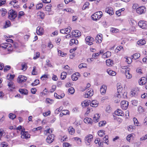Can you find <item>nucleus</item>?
I'll return each mask as SVG.
<instances>
[{
    "label": "nucleus",
    "mask_w": 147,
    "mask_h": 147,
    "mask_svg": "<svg viewBox=\"0 0 147 147\" xmlns=\"http://www.w3.org/2000/svg\"><path fill=\"white\" fill-rule=\"evenodd\" d=\"M39 80H36L34 81V82L31 84V85L33 86H35L39 84Z\"/></svg>",
    "instance_id": "55"
},
{
    "label": "nucleus",
    "mask_w": 147,
    "mask_h": 147,
    "mask_svg": "<svg viewBox=\"0 0 147 147\" xmlns=\"http://www.w3.org/2000/svg\"><path fill=\"white\" fill-rule=\"evenodd\" d=\"M102 13L101 11L96 12L93 14L91 17L92 19L94 21H96L99 19L102 16Z\"/></svg>",
    "instance_id": "1"
},
{
    "label": "nucleus",
    "mask_w": 147,
    "mask_h": 147,
    "mask_svg": "<svg viewBox=\"0 0 147 147\" xmlns=\"http://www.w3.org/2000/svg\"><path fill=\"white\" fill-rule=\"evenodd\" d=\"M110 31L112 33H116L118 32L119 30L116 28H111Z\"/></svg>",
    "instance_id": "49"
},
{
    "label": "nucleus",
    "mask_w": 147,
    "mask_h": 147,
    "mask_svg": "<svg viewBox=\"0 0 147 147\" xmlns=\"http://www.w3.org/2000/svg\"><path fill=\"white\" fill-rule=\"evenodd\" d=\"M89 102L86 100H84L81 103V105L82 107H86L89 105Z\"/></svg>",
    "instance_id": "45"
},
{
    "label": "nucleus",
    "mask_w": 147,
    "mask_h": 147,
    "mask_svg": "<svg viewBox=\"0 0 147 147\" xmlns=\"http://www.w3.org/2000/svg\"><path fill=\"white\" fill-rule=\"evenodd\" d=\"M8 86L9 88H13L15 87L13 83L11 80H9L8 81Z\"/></svg>",
    "instance_id": "27"
},
{
    "label": "nucleus",
    "mask_w": 147,
    "mask_h": 147,
    "mask_svg": "<svg viewBox=\"0 0 147 147\" xmlns=\"http://www.w3.org/2000/svg\"><path fill=\"white\" fill-rule=\"evenodd\" d=\"M107 65L110 66H112L113 64V62L112 60L110 59H107L106 61Z\"/></svg>",
    "instance_id": "31"
},
{
    "label": "nucleus",
    "mask_w": 147,
    "mask_h": 147,
    "mask_svg": "<svg viewBox=\"0 0 147 147\" xmlns=\"http://www.w3.org/2000/svg\"><path fill=\"white\" fill-rule=\"evenodd\" d=\"M98 101L96 100H93L92 101L90 104V106L93 107H96L98 106Z\"/></svg>",
    "instance_id": "21"
},
{
    "label": "nucleus",
    "mask_w": 147,
    "mask_h": 147,
    "mask_svg": "<svg viewBox=\"0 0 147 147\" xmlns=\"http://www.w3.org/2000/svg\"><path fill=\"white\" fill-rule=\"evenodd\" d=\"M37 17L39 18H40L41 19H43L45 17L44 13L41 11H38L36 14Z\"/></svg>",
    "instance_id": "19"
},
{
    "label": "nucleus",
    "mask_w": 147,
    "mask_h": 147,
    "mask_svg": "<svg viewBox=\"0 0 147 147\" xmlns=\"http://www.w3.org/2000/svg\"><path fill=\"white\" fill-rule=\"evenodd\" d=\"M81 35L80 31L77 30H75L72 31L71 35L73 37H79Z\"/></svg>",
    "instance_id": "13"
},
{
    "label": "nucleus",
    "mask_w": 147,
    "mask_h": 147,
    "mask_svg": "<svg viewBox=\"0 0 147 147\" xmlns=\"http://www.w3.org/2000/svg\"><path fill=\"white\" fill-rule=\"evenodd\" d=\"M68 92L71 94H73L74 93L75 90L73 87L70 88L68 90Z\"/></svg>",
    "instance_id": "46"
},
{
    "label": "nucleus",
    "mask_w": 147,
    "mask_h": 147,
    "mask_svg": "<svg viewBox=\"0 0 147 147\" xmlns=\"http://www.w3.org/2000/svg\"><path fill=\"white\" fill-rule=\"evenodd\" d=\"M52 129H47L45 131V134L46 135H47L48 134H51L52 132L53 131Z\"/></svg>",
    "instance_id": "57"
},
{
    "label": "nucleus",
    "mask_w": 147,
    "mask_h": 147,
    "mask_svg": "<svg viewBox=\"0 0 147 147\" xmlns=\"http://www.w3.org/2000/svg\"><path fill=\"white\" fill-rule=\"evenodd\" d=\"M145 9L144 6H141L137 9L136 12L138 13L142 14L144 12Z\"/></svg>",
    "instance_id": "14"
},
{
    "label": "nucleus",
    "mask_w": 147,
    "mask_h": 147,
    "mask_svg": "<svg viewBox=\"0 0 147 147\" xmlns=\"http://www.w3.org/2000/svg\"><path fill=\"white\" fill-rule=\"evenodd\" d=\"M36 68V67L35 66H34L33 67V70L32 72V74L33 75H36L37 74V72Z\"/></svg>",
    "instance_id": "53"
},
{
    "label": "nucleus",
    "mask_w": 147,
    "mask_h": 147,
    "mask_svg": "<svg viewBox=\"0 0 147 147\" xmlns=\"http://www.w3.org/2000/svg\"><path fill=\"white\" fill-rule=\"evenodd\" d=\"M19 91L22 94L26 95L28 93V91L26 89H20L19 90Z\"/></svg>",
    "instance_id": "32"
},
{
    "label": "nucleus",
    "mask_w": 147,
    "mask_h": 147,
    "mask_svg": "<svg viewBox=\"0 0 147 147\" xmlns=\"http://www.w3.org/2000/svg\"><path fill=\"white\" fill-rule=\"evenodd\" d=\"M62 109V107H61L57 109L55 111V113L57 114H58L61 110Z\"/></svg>",
    "instance_id": "62"
},
{
    "label": "nucleus",
    "mask_w": 147,
    "mask_h": 147,
    "mask_svg": "<svg viewBox=\"0 0 147 147\" xmlns=\"http://www.w3.org/2000/svg\"><path fill=\"white\" fill-rule=\"evenodd\" d=\"M146 78L145 77H142L140 80L139 83L140 85H143L145 84L146 82Z\"/></svg>",
    "instance_id": "23"
},
{
    "label": "nucleus",
    "mask_w": 147,
    "mask_h": 147,
    "mask_svg": "<svg viewBox=\"0 0 147 147\" xmlns=\"http://www.w3.org/2000/svg\"><path fill=\"white\" fill-rule=\"evenodd\" d=\"M54 135L53 134L48 136L46 139L47 142L49 144L51 143L54 140Z\"/></svg>",
    "instance_id": "10"
},
{
    "label": "nucleus",
    "mask_w": 147,
    "mask_h": 147,
    "mask_svg": "<svg viewBox=\"0 0 147 147\" xmlns=\"http://www.w3.org/2000/svg\"><path fill=\"white\" fill-rule=\"evenodd\" d=\"M27 78L26 76H19L18 77L17 81L18 83H22L26 81Z\"/></svg>",
    "instance_id": "9"
},
{
    "label": "nucleus",
    "mask_w": 147,
    "mask_h": 147,
    "mask_svg": "<svg viewBox=\"0 0 147 147\" xmlns=\"http://www.w3.org/2000/svg\"><path fill=\"white\" fill-rule=\"evenodd\" d=\"M106 123V121H100L98 123V125L100 127L104 126Z\"/></svg>",
    "instance_id": "50"
},
{
    "label": "nucleus",
    "mask_w": 147,
    "mask_h": 147,
    "mask_svg": "<svg viewBox=\"0 0 147 147\" xmlns=\"http://www.w3.org/2000/svg\"><path fill=\"white\" fill-rule=\"evenodd\" d=\"M111 52L109 51H108L106 53H104L103 55V56L104 58H107L111 56Z\"/></svg>",
    "instance_id": "30"
},
{
    "label": "nucleus",
    "mask_w": 147,
    "mask_h": 147,
    "mask_svg": "<svg viewBox=\"0 0 147 147\" xmlns=\"http://www.w3.org/2000/svg\"><path fill=\"white\" fill-rule=\"evenodd\" d=\"M133 134H129V135H128L126 137V139H127V140L128 141L130 142V140L131 138H133Z\"/></svg>",
    "instance_id": "47"
},
{
    "label": "nucleus",
    "mask_w": 147,
    "mask_h": 147,
    "mask_svg": "<svg viewBox=\"0 0 147 147\" xmlns=\"http://www.w3.org/2000/svg\"><path fill=\"white\" fill-rule=\"evenodd\" d=\"M115 114L119 116H122L124 115V113L120 109H117L115 112Z\"/></svg>",
    "instance_id": "17"
},
{
    "label": "nucleus",
    "mask_w": 147,
    "mask_h": 147,
    "mask_svg": "<svg viewBox=\"0 0 147 147\" xmlns=\"http://www.w3.org/2000/svg\"><path fill=\"white\" fill-rule=\"evenodd\" d=\"M21 134V137L23 139H27L30 138V135L28 133V131H25V129H22Z\"/></svg>",
    "instance_id": "4"
},
{
    "label": "nucleus",
    "mask_w": 147,
    "mask_h": 147,
    "mask_svg": "<svg viewBox=\"0 0 147 147\" xmlns=\"http://www.w3.org/2000/svg\"><path fill=\"white\" fill-rule=\"evenodd\" d=\"M75 141L78 144H80L81 143V139L78 137H76L74 138Z\"/></svg>",
    "instance_id": "37"
},
{
    "label": "nucleus",
    "mask_w": 147,
    "mask_h": 147,
    "mask_svg": "<svg viewBox=\"0 0 147 147\" xmlns=\"http://www.w3.org/2000/svg\"><path fill=\"white\" fill-rule=\"evenodd\" d=\"M63 146L64 147H69V146H71V145L69 143L64 142L63 144Z\"/></svg>",
    "instance_id": "64"
},
{
    "label": "nucleus",
    "mask_w": 147,
    "mask_h": 147,
    "mask_svg": "<svg viewBox=\"0 0 147 147\" xmlns=\"http://www.w3.org/2000/svg\"><path fill=\"white\" fill-rule=\"evenodd\" d=\"M123 90V88L121 86V87L120 86H119V87L118 88H117V93H121V94H124V92L123 93L122 92V90Z\"/></svg>",
    "instance_id": "58"
},
{
    "label": "nucleus",
    "mask_w": 147,
    "mask_h": 147,
    "mask_svg": "<svg viewBox=\"0 0 147 147\" xmlns=\"http://www.w3.org/2000/svg\"><path fill=\"white\" fill-rule=\"evenodd\" d=\"M89 4V3L88 2H86L82 7V9L84 10L86 9V8L88 7Z\"/></svg>",
    "instance_id": "43"
},
{
    "label": "nucleus",
    "mask_w": 147,
    "mask_h": 147,
    "mask_svg": "<svg viewBox=\"0 0 147 147\" xmlns=\"http://www.w3.org/2000/svg\"><path fill=\"white\" fill-rule=\"evenodd\" d=\"M93 90L92 89H88L84 95L85 98H88L92 96L93 94Z\"/></svg>",
    "instance_id": "8"
},
{
    "label": "nucleus",
    "mask_w": 147,
    "mask_h": 147,
    "mask_svg": "<svg viewBox=\"0 0 147 147\" xmlns=\"http://www.w3.org/2000/svg\"><path fill=\"white\" fill-rule=\"evenodd\" d=\"M84 121L86 123L91 124L92 120L90 118L86 117L84 119Z\"/></svg>",
    "instance_id": "25"
},
{
    "label": "nucleus",
    "mask_w": 147,
    "mask_h": 147,
    "mask_svg": "<svg viewBox=\"0 0 147 147\" xmlns=\"http://www.w3.org/2000/svg\"><path fill=\"white\" fill-rule=\"evenodd\" d=\"M61 113L63 115H65L69 114V111L67 110H63L61 111Z\"/></svg>",
    "instance_id": "51"
},
{
    "label": "nucleus",
    "mask_w": 147,
    "mask_h": 147,
    "mask_svg": "<svg viewBox=\"0 0 147 147\" xmlns=\"http://www.w3.org/2000/svg\"><path fill=\"white\" fill-rule=\"evenodd\" d=\"M71 28L70 27H69L68 28H66L65 29V32L66 34H67L69 33L71 30Z\"/></svg>",
    "instance_id": "61"
},
{
    "label": "nucleus",
    "mask_w": 147,
    "mask_h": 147,
    "mask_svg": "<svg viewBox=\"0 0 147 147\" xmlns=\"http://www.w3.org/2000/svg\"><path fill=\"white\" fill-rule=\"evenodd\" d=\"M78 41L77 40L75 39H71L69 42V45H72L73 44H75L76 45H77L78 44Z\"/></svg>",
    "instance_id": "28"
},
{
    "label": "nucleus",
    "mask_w": 147,
    "mask_h": 147,
    "mask_svg": "<svg viewBox=\"0 0 147 147\" xmlns=\"http://www.w3.org/2000/svg\"><path fill=\"white\" fill-rule=\"evenodd\" d=\"M128 105L129 102L126 100H123L121 102V107L123 109H126L128 106Z\"/></svg>",
    "instance_id": "7"
},
{
    "label": "nucleus",
    "mask_w": 147,
    "mask_h": 147,
    "mask_svg": "<svg viewBox=\"0 0 147 147\" xmlns=\"http://www.w3.org/2000/svg\"><path fill=\"white\" fill-rule=\"evenodd\" d=\"M107 87L106 85H103L100 88V91L101 94L105 93L106 92Z\"/></svg>",
    "instance_id": "22"
},
{
    "label": "nucleus",
    "mask_w": 147,
    "mask_h": 147,
    "mask_svg": "<svg viewBox=\"0 0 147 147\" xmlns=\"http://www.w3.org/2000/svg\"><path fill=\"white\" fill-rule=\"evenodd\" d=\"M127 93L124 92V94H121L117 93L115 95V99H120L121 98H125L126 97Z\"/></svg>",
    "instance_id": "6"
},
{
    "label": "nucleus",
    "mask_w": 147,
    "mask_h": 147,
    "mask_svg": "<svg viewBox=\"0 0 147 147\" xmlns=\"http://www.w3.org/2000/svg\"><path fill=\"white\" fill-rule=\"evenodd\" d=\"M100 117V115L98 114H95L93 117V121L95 122H97L98 121V119Z\"/></svg>",
    "instance_id": "24"
},
{
    "label": "nucleus",
    "mask_w": 147,
    "mask_h": 147,
    "mask_svg": "<svg viewBox=\"0 0 147 147\" xmlns=\"http://www.w3.org/2000/svg\"><path fill=\"white\" fill-rule=\"evenodd\" d=\"M80 69H82V68L86 67L87 65L85 63H82L80 64L78 66Z\"/></svg>",
    "instance_id": "44"
},
{
    "label": "nucleus",
    "mask_w": 147,
    "mask_h": 147,
    "mask_svg": "<svg viewBox=\"0 0 147 147\" xmlns=\"http://www.w3.org/2000/svg\"><path fill=\"white\" fill-rule=\"evenodd\" d=\"M52 5L51 4H49L47 5L45 8V10L48 12V14L49 15H52L53 12L51 11Z\"/></svg>",
    "instance_id": "11"
},
{
    "label": "nucleus",
    "mask_w": 147,
    "mask_h": 147,
    "mask_svg": "<svg viewBox=\"0 0 147 147\" xmlns=\"http://www.w3.org/2000/svg\"><path fill=\"white\" fill-rule=\"evenodd\" d=\"M10 22L9 21H6L5 25L4 26V28H6L9 27L10 25Z\"/></svg>",
    "instance_id": "56"
},
{
    "label": "nucleus",
    "mask_w": 147,
    "mask_h": 147,
    "mask_svg": "<svg viewBox=\"0 0 147 147\" xmlns=\"http://www.w3.org/2000/svg\"><path fill=\"white\" fill-rule=\"evenodd\" d=\"M8 18L11 20H13L17 17L16 12L13 10H10L9 13Z\"/></svg>",
    "instance_id": "3"
},
{
    "label": "nucleus",
    "mask_w": 147,
    "mask_h": 147,
    "mask_svg": "<svg viewBox=\"0 0 147 147\" xmlns=\"http://www.w3.org/2000/svg\"><path fill=\"white\" fill-rule=\"evenodd\" d=\"M107 73L110 75L115 76L116 75V73L115 71L111 70L108 69L107 70Z\"/></svg>",
    "instance_id": "29"
},
{
    "label": "nucleus",
    "mask_w": 147,
    "mask_h": 147,
    "mask_svg": "<svg viewBox=\"0 0 147 147\" xmlns=\"http://www.w3.org/2000/svg\"><path fill=\"white\" fill-rule=\"evenodd\" d=\"M137 94L136 89H132L130 92V95L132 96H137Z\"/></svg>",
    "instance_id": "26"
},
{
    "label": "nucleus",
    "mask_w": 147,
    "mask_h": 147,
    "mask_svg": "<svg viewBox=\"0 0 147 147\" xmlns=\"http://www.w3.org/2000/svg\"><path fill=\"white\" fill-rule=\"evenodd\" d=\"M43 5L42 3H40L38 4L36 6V8L37 9H41Z\"/></svg>",
    "instance_id": "60"
},
{
    "label": "nucleus",
    "mask_w": 147,
    "mask_h": 147,
    "mask_svg": "<svg viewBox=\"0 0 147 147\" xmlns=\"http://www.w3.org/2000/svg\"><path fill=\"white\" fill-rule=\"evenodd\" d=\"M71 78L72 79V80L73 81L76 80L78 79V77H77L76 75H75L74 74H73L71 76Z\"/></svg>",
    "instance_id": "59"
},
{
    "label": "nucleus",
    "mask_w": 147,
    "mask_h": 147,
    "mask_svg": "<svg viewBox=\"0 0 147 147\" xmlns=\"http://www.w3.org/2000/svg\"><path fill=\"white\" fill-rule=\"evenodd\" d=\"M133 121L135 125L136 126H138L139 125V123L138 122L137 119L135 117H134L133 119Z\"/></svg>",
    "instance_id": "41"
},
{
    "label": "nucleus",
    "mask_w": 147,
    "mask_h": 147,
    "mask_svg": "<svg viewBox=\"0 0 147 147\" xmlns=\"http://www.w3.org/2000/svg\"><path fill=\"white\" fill-rule=\"evenodd\" d=\"M9 116V118L12 119H13L16 117V115L15 114L12 113H10Z\"/></svg>",
    "instance_id": "54"
},
{
    "label": "nucleus",
    "mask_w": 147,
    "mask_h": 147,
    "mask_svg": "<svg viewBox=\"0 0 147 147\" xmlns=\"http://www.w3.org/2000/svg\"><path fill=\"white\" fill-rule=\"evenodd\" d=\"M0 11L1 13V15L3 16H4L7 12L6 10L5 9H2L0 10Z\"/></svg>",
    "instance_id": "40"
},
{
    "label": "nucleus",
    "mask_w": 147,
    "mask_h": 147,
    "mask_svg": "<svg viewBox=\"0 0 147 147\" xmlns=\"http://www.w3.org/2000/svg\"><path fill=\"white\" fill-rule=\"evenodd\" d=\"M85 40L86 42H88L90 41L93 42L94 41V39L90 36H87Z\"/></svg>",
    "instance_id": "34"
},
{
    "label": "nucleus",
    "mask_w": 147,
    "mask_h": 147,
    "mask_svg": "<svg viewBox=\"0 0 147 147\" xmlns=\"http://www.w3.org/2000/svg\"><path fill=\"white\" fill-rule=\"evenodd\" d=\"M2 46H1V47L7 50L9 52L13 50L11 44L9 43H3Z\"/></svg>",
    "instance_id": "2"
},
{
    "label": "nucleus",
    "mask_w": 147,
    "mask_h": 147,
    "mask_svg": "<svg viewBox=\"0 0 147 147\" xmlns=\"http://www.w3.org/2000/svg\"><path fill=\"white\" fill-rule=\"evenodd\" d=\"M130 69L129 68H127L125 72V74L126 77L128 79H130L132 77V75L130 73Z\"/></svg>",
    "instance_id": "16"
},
{
    "label": "nucleus",
    "mask_w": 147,
    "mask_h": 147,
    "mask_svg": "<svg viewBox=\"0 0 147 147\" xmlns=\"http://www.w3.org/2000/svg\"><path fill=\"white\" fill-rule=\"evenodd\" d=\"M98 136L100 137H102L103 135H105L104 131H103V130H102L99 131L98 132Z\"/></svg>",
    "instance_id": "38"
},
{
    "label": "nucleus",
    "mask_w": 147,
    "mask_h": 147,
    "mask_svg": "<svg viewBox=\"0 0 147 147\" xmlns=\"http://www.w3.org/2000/svg\"><path fill=\"white\" fill-rule=\"evenodd\" d=\"M138 26L142 29H145L147 27V23L144 21H140L138 23Z\"/></svg>",
    "instance_id": "12"
},
{
    "label": "nucleus",
    "mask_w": 147,
    "mask_h": 147,
    "mask_svg": "<svg viewBox=\"0 0 147 147\" xmlns=\"http://www.w3.org/2000/svg\"><path fill=\"white\" fill-rule=\"evenodd\" d=\"M96 40H97V43H101L102 40V34H98L96 38Z\"/></svg>",
    "instance_id": "18"
},
{
    "label": "nucleus",
    "mask_w": 147,
    "mask_h": 147,
    "mask_svg": "<svg viewBox=\"0 0 147 147\" xmlns=\"http://www.w3.org/2000/svg\"><path fill=\"white\" fill-rule=\"evenodd\" d=\"M108 137L106 135L103 138V140L104 142L106 143L108 145L109 144L108 143Z\"/></svg>",
    "instance_id": "48"
},
{
    "label": "nucleus",
    "mask_w": 147,
    "mask_h": 147,
    "mask_svg": "<svg viewBox=\"0 0 147 147\" xmlns=\"http://www.w3.org/2000/svg\"><path fill=\"white\" fill-rule=\"evenodd\" d=\"M66 76V73L64 72H62L61 75V78L63 80L65 79Z\"/></svg>",
    "instance_id": "42"
},
{
    "label": "nucleus",
    "mask_w": 147,
    "mask_h": 147,
    "mask_svg": "<svg viewBox=\"0 0 147 147\" xmlns=\"http://www.w3.org/2000/svg\"><path fill=\"white\" fill-rule=\"evenodd\" d=\"M146 43L145 41L144 40H140L138 42V44L139 45H143Z\"/></svg>",
    "instance_id": "39"
},
{
    "label": "nucleus",
    "mask_w": 147,
    "mask_h": 147,
    "mask_svg": "<svg viewBox=\"0 0 147 147\" xmlns=\"http://www.w3.org/2000/svg\"><path fill=\"white\" fill-rule=\"evenodd\" d=\"M124 8H123L120 9H119L116 11V14L118 16H119L121 15V12L122 11H124Z\"/></svg>",
    "instance_id": "36"
},
{
    "label": "nucleus",
    "mask_w": 147,
    "mask_h": 147,
    "mask_svg": "<svg viewBox=\"0 0 147 147\" xmlns=\"http://www.w3.org/2000/svg\"><path fill=\"white\" fill-rule=\"evenodd\" d=\"M11 68V66L9 65H6L4 69V71L6 72L7 71L9 70Z\"/></svg>",
    "instance_id": "63"
},
{
    "label": "nucleus",
    "mask_w": 147,
    "mask_h": 147,
    "mask_svg": "<svg viewBox=\"0 0 147 147\" xmlns=\"http://www.w3.org/2000/svg\"><path fill=\"white\" fill-rule=\"evenodd\" d=\"M36 32L38 35H41L44 32V30L42 28L38 26L37 28Z\"/></svg>",
    "instance_id": "15"
},
{
    "label": "nucleus",
    "mask_w": 147,
    "mask_h": 147,
    "mask_svg": "<svg viewBox=\"0 0 147 147\" xmlns=\"http://www.w3.org/2000/svg\"><path fill=\"white\" fill-rule=\"evenodd\" d=\"M64 94H62L61 95H59L57 94L56 93H55L54 94V96L55 97L59 99H61L63 98L64 96Z\"/></svg>",
    "instance_id": "35"
},
{
    "label": "nucleus",
    "mask_w": 147,
    "mask_h": 147,
    "mask_svg": "<svg viewBox=\"0 0 147 147\" xmlns=\"http://www.w3.org/2000/svg\"><path fill=\"white\" fill-rule=\"evenodd\" d=\"M140 56V54L138 53H137L134 54L132 56L133 59H136L139 58Z\"/></svg>",
    "instance_id": "33"
},
{
    "label": "nucleus",
    "mask_w": 147,
    "mask_h": 147,
    "mask_svg": "<svg viewBox=\"0 0 147 147\" xmlns=\"http://www.w3.org/2000/svg\"><path fill=\"white\" fill-rule=\"evenodd\" d=\"M138 110L140 113H143L144 111V109L141 106L138 107Z\"/></svg>",
    "instance_id": "52"
},
{
    "label": "nucleus",
    "mask_w": 147,
    "mask_h": 147,
    "mask_svg": "<svg viewBox=\"0 0 147 147\" xmlns=\"http://www.w3.org/2000/svg\"><path fill=\"white\" fill-rule=\"evenodd\" d=\"M106 11H107V13H109L110 15H112L114 13L113 9V8L111 7H107L106 9Z\"/></svg>",
    "instance_id": "20"
},
{
    "label": "nucleus",
    "mask_w": 147,
    "mask_h": 147,
    "mask_svg": "<svg viewBox=\"0 0 147 147\" xmlns=\"http://www.w3.org/2000/svg\"><path fill=\"white\" fill-rule=\"evenodd\" d=\"M93 139V136L92 135L89 134L85 138L86 143L88 145L90 144V143Z\"/></svg>",
    "instance_id": "5"
}]
</instances>
